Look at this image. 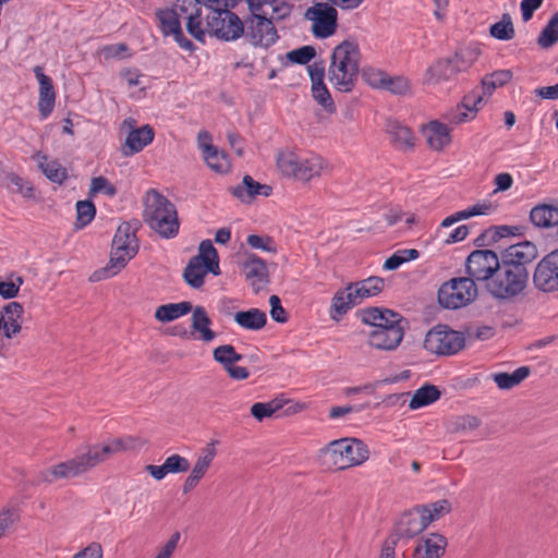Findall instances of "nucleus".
<instances>
[{"label": "nucleus", "instance_id": "obj_1", "mask_svg": "<svg viewBox=\"0 0 558 558\" xmlns=\"http://www.w3.org/2000/svg\"><path fill=\"white\" fill-rule=\"evenodd\" d=\"M143 441L133 436H124L116 438L104 445L87 446L81 453L74 458L56 463L39 474V477L45 483H53L59 480H69L81 476L106 461L110 456L137 450L142 447Z\"/></svg>", "mask_w": 558, "mask_h": 558}, {"label": "nucleus", "instance_id": "obj_2", "mask_svg": "<svg viewBox=\"0 0 558 558\" xmlns=\"http://www.w3.org/2000/svg\"><path fill=\"white\" fill-rule=\"evenodd\" d=\"M360 66V48L354 40H343L337 45L330 56L327 76L339 92H350L356 80Z\"/></svg>", "mask_w": 558, "mask_h": 558}, {"label": "nucleus", "instance_id": "obj_3", "mask_svg": "<svg viewBox=\"0 0 558 558\" xmlns=\"http://www.w3.org/2000/svg\"><path fill=\"white\" fill-rule=\"evenodd\" d=\"M319 457L328 469L342 471L366 462L369 449L361 439L344 437L328 442L319 450Z\"/></svg>", "mask_w": 558, "mask_h": 558}, {"label": "nucleus", "instance_id": "obj_4", "mask_svg": "<svg viewBox=\"0 0 558 558\" xmlns=\"http://www.w3.org/2000/svg\"><path fill=\"white\" fill-rule=\"evenodd\" d=\"M143 218L151 230L165 239L174 238L179 232L175 206L155 190L146 193Z\"/></svg>", "mask_w": 558, "mask_h": 558}, {"label": "nucleus", "instance_id": "obj_5", "mask_svg": "<svg viewBox=\"0 0 558 558\" xmlns=\"http://www.w3.org/2000/svg\"><path fill=\"white\" fill-rule=\"evenodd\" d=\"M138 244L135 233L129 225H121L112 240V248L109 263L104 268L96 270L92 281H101L118 275L128 263L137 254Z\"/></svg>", "mask_w": 558, "mask_h": 558}, {"label": "nucleus", "instance_id": "obj_6", "mask_svg": "<svg viewBox=\"0 0 558 558\" xmlns=\"http://www.w3.org/2000/svg\"><path fill=\"white\" fill-rule=\"evenodd\" d=\"M276 166L286 178L308 182L318 178L328 168L327 161L318 155L301 156L291 149H282L277 154Z\"/></svg>", "mask_w": 558, "mask_h": 558}, {"label": "nucleus", "instance_id": "obj_7", "mask_svg": "<svg viewBox=\"0 0 558 558\" xmlns=\"http://www.w3.org/2000/svg\"><path fill=\"white\" fill-rule=\"evenodd\" d=\"M529 277L527 269L511 268L501 264L492 280L486 283V289L498 301H513L524 294Z\"/></svg>", "mask_w": 558, "mask_h": 558}, {"label": "nucleus", "instance_id": "obj_8", "mask_svg": "<svg viewBox=\"0 0 558 558\" xmlns=\"http://www.w3.org/2000/svg\"><path fill=\"white\" fill-rule=\"evenodd\" d=\"M211 272L215 276L220 274L219 257L217 250L210 240H204L198 247V254L191 258L184 269V279L192 288H201L205 276Z\"/></svg>", "mask_w": 558, "mask_h": 558}, {"label": "nucleus", "instance_id": "obj_9", "mask_svg": "<svg viewBox=\"0 0 558 558\" xmlns=\"http://www.w3.org/2000/svg\"><path fill=\"white\" fill-rule=\"evenodd\" d=\"M477 296V288L469 277L453 278L441 284L438 301L446 308H460L472 303Z\"/></svg>", "mask_w": 558, "mask_h": 558}, {"label": "nucleus", "instance_id": "obj_10", "mask_svg": "<svg viewBox=\"0 0 558 558\" xmlns=\"http://www.w3.org/2000/svg\"><path fill=\"white\" fill-rule=\"evenodd\" d=\"M465 344L462 332L449 329L446 326H436L430 329L424 339V348L432 354L452 355L458 353Z\"/></svg>", "mask_w": 558, "mask_h": 558}, {"label": "nucleus", "instance_id": "obj_11", "mask_svg": "<svg viewBox=\"0 0 558 558\" xmlns=\"http://www.w3.org/2000/svg\"><path fill=\"white\" fill-rule=\"evenodd\" d=\"M207 32L217 38L230 41L244 34V27L236 14L229 10H214L207 15Z\"/></svg>", "mask_w": 558, "mask_h": 558}, {"label": "nucleus", "instance_id": "obj_12", "mask_svg": "<svg viewBox=\"0 0 558 558\" xmlns=\"http://www.w3.org/2000/svg\"><path fill=\"white\" fill-rule=\"evenodd\" d=\"M305 19L311 22V31L314 37L325 39L331 37L338 27L337 10L326 3L319 2L305 11Z\"/></svg>", "mask_w": 558, "mask_h": 558}, {"label": "nucleus", "instance_id": "obj_13", "mask_svg": "<svg viewBox=\"0 0 558 558\" xmlns=\"http://www.w3.org/2000/svg\"><path fill=\"white\" fill-rule=\"evenodd\" d=\"M501 263L492 250L473 251L466 258L465 267L469 278L477 281H489Z\"/></svg>", "mask_w": 558, "mask_h": 558}, {"label": "nucleus", "instance_id": "obj_14", "mask_svg": "<svg viewBox=\"0 0 558 558\" xmlns=\"http://www.w3.org/2000/svg\"><path fill=\"white\" fill-rule=\"evenodd\" d=\"M533 283L543 292L558 291V248L537 263L533 272Z\"/></svg>", "mask_w": 558, "mask_h": 558}, {"label": "nucleus", "instance_id": "obj_15", "mask_svg": "<svg viewBox=\"0 0 558 558\" xmlns=\"http://www.w3.org/2000/svg\"><path fill=\"white\" fill-rule=\"evenodd\" d=\"M245 37L255 47L268 48L278 40L277 31L267 15L256 14L250 20Z\"/></svg>", "mask_w": 558, "mask_h": 558}, {"label": "nucleus", "instance_id": "obj_16", "mask_svg": "<svg viewBox=\"0 0 558 558\" xmlns=\"http://www.w3.org/2000/svg\"><path fill=\"white\" fill-rule=\"evenodd\" d=\"M217 456L215 448V441L209 442L198 453L193 466L191 468L190 474L183 482L182 490L184 494L192 492L207 474L211 468L214 460Z\"/></svg>", "mask_w": 558, "mask_h": 558}, {"label": "nucleus", "instance_id": "obj_17", "mask_svg": "<svg viewBox=\"0 0 558 558\" xmlns=\"http://www.w3.org/2000/svg\"><path fill=\"white\" fill-rule=\"evenodd\" d=\"M179 12L169 8L155 12V20L163 35H172L178 45L185 50H192L193 44L186 39L181 29Z\"/></svg>", "mask_w": 558, "mask_h": 558}, {"label": "nucleus", "instance_id": "obj_18", "mask_svg": "<svg viewBox=\"0 0 558 558\" xmlns=\"http://www.w3.org/2000/svg\"><path fill=\"white\" fill-rule=\"evenodd\" d=\"M135 124L136 121L132 118L124 120L122 123V129L129 130L123 147L124 156H132L142 151L154 140L155 133L150 125L135 128Z\"/></svg>", "mask_w": 558, "mask_h": 558}, {"label": "nucleus", "instance_id": "obj_19", "mask_svg": "<svg viewBox=\"0 0 558 558\" xmlns=\"http://www.w3.org/2000/svg\"><path fill=\"white\" fill-rule=\"evenodd\" d=\"M483 106V95L478 90H472L463 97L456 108L447 113L446 119L449 123L456 125L472 121Z\"/></svg>", "mask_w": 558, "mask_h": 558}, {"label": "nucleus", "instance_id": "obj_20", "mask_svg": "<svg viewBox=\"0 0 558 558\" xmlns=\"http://www.w3.org/2000/svg\"><path fill=\"white\" fill-rule=\"evenodd\" d=\"M537 255L536 245L530 241H523L510 245L504 251L501 264L511 268L526 269V265L532 263Z\"/></svg>", "mask_w": 558, "mask_h": 558}, {"label": "nucleus", "instance_id": "obj_21", "mask_svg": "<svg viewBox=\"0 0 558 558\" xmlns=\"http://www.w3.org/2000/svg\"><path fill=\"white\" fill-rule=\"evenodd\" d=\"M23 305L19 302L8 303L0 312V341L12 339L22 329Z\"/></svg>", "mask_w": 558, "mask_h": 558}, {"label": "nucleus", "instance_id": "obj_22", "mask_svg": "<svg viewBox=\"0 0 558 558\" xmlns=\"http://www.w3.org/2000/svg\"><path fill=\"white\" fill-rule=\"evenodd\" d=\"M311 82H312V95L314 99L328 112L335 111V104L327 89L324 77L325 69L323 65L314 63L307 66Z\"/></svg>", "mask_w": 558, "mask_h": 558}, {"label": "nucleus", "instance_id": "obj_23", "mask_svg": "<svg viewBox=\"0 0 558 558\" xmlns=\"http://www.w3.org/2000/svg\"><path fill=\"white\" fill-rule=\"evenodd\" d=\"M403 338V329L400 325H390L386 328L373 329L368 333V343L379 350H395Z\"/></svg>", "mask_w": 558, "mask_h": 558}, {"label": "nucleus", "instance_id": "obj_24", "mask_svg": "<svg viewBox=\"0 0 558 558\" xmlns=\"http://www.w3.org/2000/svg\"><path fill=\"white\" fill-rule=\"evenodd\" d=\"M34 73L39 84L38 111L41 118L46 119L51 113L56 100L52 81L44 73L41 66H35Z\"/></svg>", "mask_w": 558, "mask_h": 558}, {"label": "nucleus", "instance_id": "obj_25", "mask_svg": "<svg viewBox=\"0 0 558 558\" xmlns=\"http://www.w3.org/2000/svg\"><path fill=\"white\" fill-rule=\"evenodd\" d=\"M447 538L438 533H430L418 539L413 558H441L446 551Z\"/></svg>", "mask_w": 558, "mask_h": 558}, {"label": "nucleus", "instance_id": "obj_26", "mask_svg": "<svg viewBox=\"0 0 558 558\" xmlns=\"http://www.w3.org/2000/svg\"><path fill=\"white\" fill-rule=\"evenodd\" d=\"M498 208V204L493 202L492 199H482L474 205L469 206L468 208L457 211L448 217H446L441 223V228H449L453 223L465 220L475 216H488L496 211Z\"/></svg>", "mask_w": 558, "mask_h": 558}, {"label": "nucleus", "instance_id": "obj_27", "mask_svg": "<svg viewBox=\"0 0 558 558\" xmlns=\"http://www.w3.org/2000/svg\"><path fill=\"white\" fill-rule=\"evenodd\" d=\"M242 270L253 289L257 292L267 283V267L264 260L254 254H246Z\"/></svg>", "mask_w": 558, "mask_h": 558}, {"label": "nucleus", "instance_id": "obj_28", "mask_svg": "<svg viewBox=\"0 0 558 558\" xmlns=\"http://www.w3.org/2000/svg\"><path fill=\"white\" fill-rule=\"evenodd\" d=\"M191 316L192 335L205 343L213 342L217 333L211 329V319L203 306L193 307Z\"/></svg>", "mask_w": 558, "mask_h": 558}, {"label": "nucleus", "instance_id": "obj_29", "mask_svg": "<svg viewBox=\"0 0 558 558\" xmlns=\"http://www.w3.org/2000/svg\"><path fill=\"white\" fill-rule=\"evenodd\" d=\"M191 464L189 460L180 454L169 456L161 465L148 464L145 470L156 480L161 481L168 474L183 473L189 471Z\"/></svg>", "mask_w": 558, "mask_h": 558}, {"label": "nucleus", "instance_id": "obj_30", "mask_svg": "<svg viewBox=\"0 0 558 558\" xmlns=\"http://www.w3.org/2000/svg\"><path fill=\"white\" fill-rule=\"evenodd\" d=\"M427 527L424 515H422L418 507H415L400 518L398 533L401 537L412 538Z\"/></svg>", "mask_w": 558, "mask_h": 558}, {"label": "nucleus", "instance_id": "obj_31", "mask_svg": "<svg viewBox=\"0 0 558 558\" xmlns=\"http://www.w3.org/2000/svg\"><path fill=\"white\" fill-rule=\"evenodd\" d=\"M361 320L373 327V329H380L389 327L390 325H400L399 314L390 310H381L377 307L363 310L360 314Z\"/></svg>", "mask_w": 558, "mask_h": 558}, {"label": "nucleus", "instance_id": "obj_32", "mask_svg": "<svg viewBox=\"0 0 558 558\" xmlns=\"http://www.w3.org/2000/svg\"><path fill=\"white\" fill-rule=\"evenodd\" d=\"M459 73L451 59H441L428 66L424 74V83L427 85L440 84L454 77Z\"/></svg>", "mask_w": 558, "mask_h": 558}, {"label": "nucleus", "instance_id": "obj_33", "mask_svg": "<svg viewBox=\"0 0 558 558\" xmlns=\"http://www.w3.org/2000/svg\"><path fill=\"white\" fill-rule=\"evenodd\" d=\"M428 146L440 150L451 142V130L444 123L432 121L422 130Z\"/></svg>", "mask_w": 558, "mask_h": 558}, {"label": "nucleus", "instance_id": "obj_34", "mask_svg": "<svg viewBox=\"0 0 558 558\" xmlns=\"http://www.w3.org/2000/svg\"><path fill=\"white\" fill-rule=\"evenodd\" d=\"M232 193L241 201L248 202L258 195L268 196L271 193V187L267 184H260L251 175H245L242 184L234 187Z\"/></svg>", "mask_w": 558, "mask_h": 558}, {"label": "nucleus", "instance_id": "obj_35", "mask_svg": "<svg viewBox=\"0 0 558 558\" xmlns=\"http://www.w3.org/2000/svg\"><path fill=\"white\" fill-rule=\"evenodd\" d=\"M387 132L398 149L408 150L414 147L415 136L413 132L398 121H389Z\"/></svg>", "mask_w": 558, "mask_h": 558}, {"label": "nucleus", "instance_id": "obj_36", "mask_svg": "<svg viewBox=\"0 0 558 558\" xmlns=\"http://www.w3.org/2000/svg\"><path fill=\"white\" fill-rule=\"evenodd\" d=\"M383 288L384 280L379 277H369L367 279L350 284V289L357 304H360L365 299L379 294Z\"/></svg>", "mask_w": 558, "mask_h": 558}, {"label": "nucleus", "instance_id": "obj_37", "mask_svg": "<svg viewBox=\"0 0 558 558\" xmlns=\"http://www.w3.org/2000/svg\"><path fill=\"white\" fill-rule=\"evenodd\" d=\"M233 319L241 328L246 330H259L267 323L266 313L259 308L236 312Z\"/></svg>", "mask_w": 558, "mask_h": 558}, {"label": "nucleus", "instance_id": "obj_38", "mask_svg": "<svg viewBox=\"0 0 558 558\" xmlns=\"http://www.w3.org/2000/svg\"><path fill=\"white\" fill-rule=\"evenodd\" d=\"M193 310L192 303L182 301L179 303H168L156 308L155 318L160 323H169L185 316Z\"/></svg>", "mask_w": 558, "mask_h": 558}, {"label": "nucleus", "instance_id": "obj_39", "mask_svg": "<svg viewBox=\"0 0 558 558\" xmlns=\"http://www.w3.org/2000/svg\"><path fill=\"white\" fill-rule=\"evenodd\" d=\"M357 305L356 300L348 286L344 290L338 291L332 298L330 317L338 320L351 307Z\"/></svg>", "mask_w": 558, "mask_h": 558}, {"label": "nucleus", "instance_id": "obj_40", "mask_svg": "<svg viewBox=\"0 0 558 558\" xmlns=\"http://www.w3.org/2000/svg\"><path fill=\"white\" fill-rule=\"evenodd\" d=\"M512 77V73L509 70H498L489 75H486L482 80L481 89H477L483 95V102H486V98L489 97L493 92L506 85Z\"/></svg>", "mask_w": 558, "mask_h": 558}, {"label": "nucleus", "instance_id": "obj_41", "mask_svg": "<svg viewBox=\"0 0 558 558\" xmlns=\"http://www.w3.org/2000/svg\"><path fill=\"white\" fill-rule=\"evenodd\" d=\"M530 375L527 366H521L513 373H495L492 375L493 380L501 390H509L519 386Z\"/></svg>", "mask_w": 558, "mask_h": 558}, {"label": "nucleus", "instance_id": "obj_42", "mask_svg": "<svg viewBox=\"0 0 558 558\" xmlns=\"http://www.w3.org/2000/svg\"><path fill=\"white\" fill-rule=\"evenodd\" d=\"M530 219L539 228H549L558 225V208L549 205L536 206L531 210Z\"/></svg>", "mask_w": 558, "mask_h": 558}, {"label": "nucleus", "instance_id": "obj_43", "mask_svg": "<svg viewBox=\"0 0 558 558\" xmlns=\"http://www.w3.org/2000/svg\"><path fill=\"white\" fill-rule=\"evenodd\" d=\"M203 159L208 168L216 173L226 174L231 170L229 156L217 146H214L211 149L203 154Z\"/></svg>", "mask_w": 558, "mask_h": 558}, {"label": "nucleus", "instance_id": "obj_44", "mask_svg": "<svg viewBox=\"0 0 558 558\" xmlns=\"http://www.w3.org/2000/svg\"><path fill=\"white\" fill-rule=\"evenodd\" d=\"M440 397V391L436 386L433 385H424L423 387L416 389L409 402V408L411 410H417L423 407H427L433 402L437 401Z\"/></svg>", "mask_w": 558, "mask_h": 558}, {"label": "nucleus", "instance_id": "obj_45", "mask_svg": "<svg viewBox=\"0 0 558 558\" xmlns=\"http://www.w3.org/2000/svg\"><path fill=\"white\" fill-rule=\"evenodd\" d=\"M0 186L7 187L12 193H19L25 198L33 197V187L12 172H0Z\"/></svg>", "mask_w": 558, "mask_h": 558}, {"label": "nucleus", "instance_id": "obj_46", "mask_svg": "<svg viewBox=\"0 0 558 558\" xmlns=\"http://www.w3.org/2000/svg\"><path fill=\"white\" fill-rule=\"evenodd\" d=\"M422 515H424L425 522L427 526L448 514L452 507L451 504L447 499H440L435 502H430L427 505L417 506Z\"/></svg>", "mask_w": 558, "mask_h": 558}, {"label": "nucleus", "instance_id": "obj_47", "mask_svg": "<svg viewBox=\"0 0 558 558\" xmlns=\"http://www.w3.org/2000/svg\"><path fill=\"white\" fill-rule=\"evenodd\" d=\"M480 47L475 44L459 49L451 59L459 72L468 70L478 58Z\"/></svg>", "mask_w": 558, "mask_h": 558}, {"label": "nucleus", "instance_id": "obj_48", "mask_svg": "<svg viewBox=\"0 0 558 558\" xmlns=\"http://www.w3.org/2000/svg\"><path fill=\"white\" fill-rule=\"evenodd\" d=\"M38 166L52 182L61 183L66 178V170L58 161L49 160L46 156L38 157Z\"/></svg>", "mask_w": 558, "mask_h": 558}, {"label": "nucleus", "instance_id": "obj_49", "mask_svg": "<svg viewBox=\"0 0 558 558\" xmlns=\"http://www.w3.org/2000/svg\"><path fill=\"white\" fill-rule=\"evenodd\" d=\"M558 41V11L550 17L541 32L537 44L544 49L553 47Z\"/></svg>", "mask_w": 558, "mask_h": 558}, {"label": "nucleus", "instance_id": "obj_50", "mask_svg": "<svg viewBox=\"0 0 558 558\" xmlns=\"http://www.w3.org/2000/svg\"><path fill=\"white\" fill-rule=\"evenodd\" d=\"M286 402L281 399H274L269 402H256L251 408V414L258 421L262 422L265 418L271 417L277 411H279Z\"/></svg>", "mask_w": 558, "mask_h": 558}, {"label": "nucleus", "instance_id": "obj_51", "mask_svg": "<svg viewBox=\"0 0 558 558\" xmlns=\"http://www.w3.org/2000/svg\"><path fill=\"white\" fill-rule=\"evenodd\" d=\"M214 360L221 364L226 369L228 366L235 364L242 360V355L235 352L231 344H222L214 349Z\"/></svg>", "mask_w": 558, "mask_h": 558}, {"label": "nucleus", "instance_id": "obj_52", "mask_svg": "<svg viewBox=\"0 0 558 558\" xmlns=\"http://www.w3.org/2000/svg\"><path fill=\"white\" fill-rule=\"evenodd\" d=\"M22 284V277L15 274H10L5 277H0V295L3 299H13L17 295Z\"/></svg>", "mask_w": 558, "mask_h": 558}, {"label": "nucleus", "instance_id": "obj_53", "mask_svg": "<svg viewBox=\"0 0 558 558\" xmlns=\"http://www.w3.org/2000/svg\"><path fill=\"white\" fill-rule=\"evenodd\" d=\"M490 35L499 40H510L514 37V28L511 17L504 14L501 21L490 26Z\"/></svg>", "mask_w": 558, "mask_h": 558}, {"label": "nucleus", "instance_id": "obj_54", "mask_svg": "<svg viewBox=\"0 0 558 558\" xmlns=\"http://www.w3.org/2000/svg\"><path fill=\"white\" fill-rule=\"evenodd\" d=\"M96 209L92 202L89 201H78L76 203V227L84 228L87 226L95 217Z\"/></svg>", "mask_w": 558, "mask_h": 558}, {"label": "nucleus", "instance_id": "obj_55", "mask_svg": "<svg viewBox=\"0 0 558 558\" xmlns=\"http://www.w3.org/2000/svg\"><path fill=\"white\" fill-rule=\"evenodd\" d=\"M387 75L386 72L375 66H365L362 71L364 82L373 88L383 89Z\"/></svg>", "mask_w": 558, "mask_h": 558}, {"label": "nucleus", "instance_id": "obj_56", "mask_svg": "<svg viewBox=\"0 0 558 558\" xmlns=\"http://www.w3.org/2000/svg\"><path fill=\"white\" fill-rule=\"evenodd\" d=\"M315 49L311 46L291 50L287 53V59L296 64H307L315 57Z\"/></svg>", "mask_w": 558, "mask_h": 558}, {"label": "nucleus", "instance_id": "obj_57", "mask_svg": "<svg viewBox=\"0 0 558 558\" xmlns=\"http://www.w3.org/2000/svg\"><path fill=\"white\" fill-rule=\"evenodd\" d=\"M102 193L108 196H114L117 189L105 177H96L92 179L89 194L95 195Z\"/></svg>", "mask_w": 558, "mask_h": 558}, {"label": "nucleus", "instance_id": "obj_58", "mask_svg": "<svg viewBox=\"0 0 558 558\" xmlns=\"http://www.w3.org/2000/svg\"><path fill=\"white\" fill-rule=\"evenodd\" d=\"M247 244L252 248L262 250L269 253L277 252V245L270 236L251 234L247 236Z\"/></svg>", "mask_w": 558, "mask_h": 558}, {"label": "nucleus", "instance_id": "obj_59", "mask_svg": "<svg viewBox=\"0 0 558 558\" xmlns=\"http://www.w3.org/2000/svg\"><path fill=\"white\" fill-rule=\"evenodd\" d=\"M383 89L389 90L392 94L403 95L410 89V83L409 80L403 76L391 77L387 75Z\"/></svg>", "mask_w": 558, "mask_h": 558}, {"label": "nucleus", "instance_id": "obj_60", "mask_svg": "<svg viewBox=\"0 0 558 558\" xmlns=\"http://www.w3.org/2000/svg\"><path fill=\"white\" fill-rule=\"evenodd\" d=\"M19 520L17 510L14 508H4L0 511V538L5 536L8 531Z\"/></svg>", "mask_w": 558, "mask_h": 558}, {"label": "nucleus", "instance_id": "obj_61", "mask_svg": "<svg viewBox=\"0 0 558 558\" xmlns=\"http://www.w3.org/2000/svg\"><path fill=\"white\" fill-rule=\"evenodd\" d=\"M171 9L177 10L181 19H186L192 14L201 12L198 0H177Z\"/></svg>", "mask_w": 558, "mask_h": 558}, {"label": "nucleus", "instance_id": "obj_62", "mask_svg": "<svg viewBox=\"0 0 558 558\" xmlns=\"http://www.w3.org/2000/svg\"><path fill=\"white\" fill-rule=\"evenodd\" d=\"M186 20L187 32L197 40L204 41L206 31L202 26L201 12L192 14Z\"/></svg>", "mask_w": 558, "mask_h": 558}, {"label": "nucleus", "instance_id": "obj_63", "mask_svg": "<svg viewBox=\"0 0 558 558\" xmlns=\"http://www.w3.org/2000/svg\"><path fill=\"white\" fill-rule=\"evenodd\" d=\"M267 8H270V13L268 12L267 15H269L268 19L272 22L275 21H281L288 17L291 13V7L282 0H274V3H269Z\"/></svg>", "mask_w": 558, "mask_h": 558}, {"label": "nucleus", "instance_id": "obj_64", "mask_svg": "<svg viewBox=\"0 0 558 558\" xmlns=\"http://www.w3.org/2000/svg\"><path fill=\"white\" fill-rule=\"evenodd\" d=\"M480 420L473 415H464L457 417L453 422L454 432L474 430L480 426Z\"/></svg>", "mask_w": 558, "mask_h": 558}]
</instances>
